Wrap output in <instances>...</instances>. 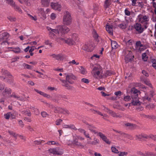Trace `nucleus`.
<instances>
[{
	"label": "nucleus",
	"instance_id": "1",
	"mask_svg": "<svg viewBox=\"0 0 156 156\" xmlns=\"http://www.w3.org/2000/svg\"><path fill=\"white\" fill-rule=\"evenodd\" d=\"M91 73L93 76L96 79L101 78L103 77L102 69L100 66L94 67L92 70Z\"/></svg>",
	"mask_w": 156,
	"mask_h": 156
},
{
	"label": "nucleus",
	"instance_id": "2",
	"mask_svg": "<svg viewBox=\"0 0 156 156\" xmlns=\"http://www.w3.org/2000/svg\"><path fill=\"white\" fill-rule=\"evenodd\" d=\"M72 21V17L71 13L67 11L64 12L63 17V24L66 26H69L71 24Z\"/></svg>",
	"mask_w": 156,
	"mask_h": 156
},
{
	"label": "nucleus",
	"instance_id": "3",
	"mask_svg": "<svg viewBox=\"0 0 156 156\" xmlns=\"http://www.w3.org/2000/svg\"><path fill=\"white\" fill-rule=\"evenodd\" d=\"M56 34H60L62 35L63 34L67 33L69 30L68 28L66 26L62 25H59L56 27V29L55 30H52Z\"/></svg>",
	"mask_w": 156,
	"mask_h": 156
},
{
	"label": "nucleus",
	"instance_id": "4",
	"mask_svg": "<svg viewBox=\"0 0 156 156\" xmlns=\"http://www.w3.org/2000/svg\"><path fill=\"white\" fill-rule=\"evenodd\" d=\"M149 17L148 15H142L141 17L139 18V21L140 23L143 25L144 28L146 29L147 28L149 24Z\"/></svg>",
	"mask_w": 156,
	"mask_h": 156
},
{
	"label": "nucleus",
	"instance_id": "5",
	"mask_svg": "<svg viewBox=\"0 0 156 156\" xmlns=\"http://www.w3.org/2000/svg\"><path fill=\"white\" fill-rule=\"evenodd\" d=\"M9 34L7 32L2 33L0 34V39L1 41V45H4L6 44L9 45V43L8 42Z\"/></svg>",
	"mask_w": 156,
	"mask_h": 156
},
{
	"label": "nucleus",
	"instance_id": "6",
	"mask_svg": "<svg viewBox=\"0 0 156 156\" xmlns=\"http://www.w3.org/2000/svg\"><path fill=\"white\" fill-rule=\"evenodd\" d=\"M123 54L125 56V60L128 61H131L134 58L132 52L126 49L123 50Z\"/></svg>",
	"mask_w": 156,
	"mask_h": 156
},
{
	"label": "nucleus",
	"instance_id": "7",
	"mask_svg": "<svg viewBox=\"0 0 156 156\" xmlns=\"http://www.w3.org/2000/svg\"><path fill=\"white\" fill-rule=\"evenodd\" d=\"M132 100L131 104L133 105H140L141 102L139 100L138 94H132Z\"/></svg>",
	"mask_w": 156,
	"mask_h": 156
},
{
	"label": "nucleus",
	"instance_id": "8",
	"mask_svg": "<svg viewBox=\"0 0 156 156\" xmlns=\"http://www.w3.org/2000/svg\"><path fill=\"white\" fill-rule=\"evenodd\" d=\"M65 75L66 77V80L70 84H73L74 82L73 81L71 80H75L76 79L75 76L73 74L66 73L65 74Z\"/></svg>",
	"mask_w": 156,
	"mask_h": 156
},
{
	"label": "nucleus",
	"instance_id": "9",
	"mask_svg": "<svg viewBox=\"0 0 156 156\" xmlns=\"http://www.w3.org/2000/svg\"><path fill=\"white\" fill-rule=\"evenodd\" d=\"M94 48L93 43L89 42L86 44L84 46V50L87 51L91 52L94 49Z\"/></svg>",
	"mask_w": 156,
	"mask_h": 156
},
{
	"label": "nucleus",
	"instance_id": "10",
	"mask_svg": "<svg viewBox=\"0 0 156 156\" xmlns=\"http://www.w3.org/2000/svg\"><path fill=\"white\" fill-rule=\"evenodd\" d=\"M51 6L52 8L55 10L60 12L62 9V6L58 3L51 2Z\"/></svg>",
	"mask_w": 156,
	"mask_h": 156
},
{
	"label": "nucleus",
	"instance_id": "11",
	"mask_svg": "<svg viewBox=\"0 0 156 156\" xmlns=\"http://www.w3.org/2000/svg\"><path fill=\"white\" fill-rule=\"evenodd\" d=\"M48 151L50 153L54 154L61 155L63 154V152L59 151V149L58 148H50Z\"/></svg>",
	"mask_w": 156,
	"mask_h": 156
},
{
	"label": "nucleus",
	"instance_id": "12",
	"mask_svg": "<svg viewBox=\"0 0 156 156\" xmlns=\"http://www.w3.org/2000/svg\"><path fill=\"white\" fill-rule=\"evenodd\" d=\"M120 0H117L116 1H114V0H106L105 2L104 7L105 9H107L108 8L109 6L113 2H117L118 3H120L119 2Z\"/></svg>",
	"mask_w": 156,
	"mask_h": 156
},
{
	"label": "nucleus",
	"instance_id": "13",
	"mask_svg": "<svg viewBox=\"0 0 156 156\" xmlns=\"http://www.w3.org/2000/svg\"><path fill=\"white\" fill-rule=\"evenodd\" d=\"M134 28L138 32L141 33L144 31V28L142 27L141 25L139 23H137L134 26Z\"/></svg>",
	"mask_w": 156,
	"mask_h": 156
},
{
	"label": "nucleus",
	"instance_id": "14",
	"mask_svg": "<svg viewBox=\"0 0 156 156\" xmlns=\"http://www.w3.org/2000/svg\"><path fill=\"white\" fill-rule=\"evenodd\" d=\"M52 56L53 58L57 60H62L66 58L65 55L62 54L58 55L54 54Z\"/></svg>",
	"mask_w": 156,
	"mask_h": 156
},
{
	"label": "nucleus",
	"instance_id": "15",
	"mask_svg": "<svg viewBox=\"0 0 156 156\" xmlns=\"http://www.w3.org/2000/svg\"><path fill=\"white\" fill-rule=\"evenodd\" d=\"M98 135L99 136L101 139L105 141L106 143L108 144H110L111 143V142L108 139L107 137L101 132H99L98 133Z\"/></svg>",
	"mask_w": 156,
	"mask_h": 156
},
{
	"label": "nucleus",
	"instance_id": "16",
	"mask_svg": "<svg viewBox=\"0 0 156 156\" xmlns=\"http://www.w3.org/2000/svg\"><path fill=\"white\" fill-rule=\"evenodd\" d=\"M11 97L15 99H16L18 100H20L22 101H25V99L22 98L14 93H13L11 95Z\"/></svg>",
	"mask_w": 156,
	"mask_h": 156
},
{
	"label": "nucleus",
	"instance_id": "17",
	"mask_svg": "<svg viewBox=\"0 0 156 156\" xmlns=\"http://www.w3.org/2000/svg\"><path fill=\"white\" fill-rule=\"evenodd\" d=\"M59 79L62 83V86L65 87L67 89H70L71 88V87L68 83V82L66 80H62L60 78H59Z\"/></svg>",
	"mask_w": 156,
	"mask_h": 156
},
{
	"label": "nucleus",
	"instance_id": "18",
	"mask_svg": "<svg viewBox=\"0 0 156 156\" xmlns=\"http://www.w3.org/2000/svg\"><path fill=\"white\" fill-rule=\"evenodd\" d=\"M85 123L88 125L87 128L91 132L94 133L95 134H97L98 135V133H98L96 131L95 129V127H94L92 125L88 124L87 122H85Z\"/></svg>",
	"mask_w": 156,
	"mask_h": 156
},
{
	"label": "nucleus",
	"instance_id": "19",
	"mask_svg": "<svg viewBox=\"0 0 156 156\" xmlns=\"http://www.w3.org/2000/svg\"><path fill=\"white\" fill-rule=\"evenodd\" d=\"M11 90L10 88L5 87L2 92V94L4 96H7L11 93Z\"/></svg>",
	"mask_w": 156,
	"mask_h": 156
},
{
	"label": "nucleus",
	"instance_id": "20",
	"mask_svg": "<svg viewBox=\"0 0 156 156\" xmlns=\"http://www.w3.org/2000/svg\"><path fill=\"white\" fill-rule=\"evenodd\" d=\"M128 21L123 22L121 23L118 26L121 29H125L128 26Z\"/></svg>",
	"mask_w": 156,
	"mask_h": 156
},
{
	"label": "nucleus",
	"instance_id": "21",
	"mask_svg": "<svg viewBox=\"0 0 156 156\" xmlns=\"http://www.w3.org/2000/svg\"><path fill=\"white\" fill-rule=\"evenodd\" d=\"M106 30L108 33L110 35H112L113 29L112 26L109 25H107L106 27Z\"/></svg>",
	"mask_w": 156,
	"mask_h": 156
},
{
	"label": "nucleus",
	"instance_id": "22",
	"mask_svg": "<svg viewBox=\"0 0 156 156\" xmlns=\"http://www.w3.org/2000/svg\"><path fill=\"white\" fill-rule=\"evenodd\" d=\"M148 138V136L146 135H138L136 136V139L139 141H142L143 140V138Z\"/></svg>",
	"mask_w": 156,
	"mask_h": 156
},
{
	"label": "nucleus",
	"instance_id": "23",
	"mask_svg": "<svg viewBox=\"0 0 156 156\" xmlns=\"http://www.w3.org/2000/svg\"><path fill=\"white\" fill-rule=\"evenodd\" d=\"M47 29L48 30L50 31L49 32V35L52 38H53L55 35L54 33H55L54 31H53L52 30H55V29H52L48 27H47Z\"/></svg>",
	"mask_w": 156,
	"mask_h": 156
},
{
	"label": "nucleus",
	"instance_id": "24",
	"mask_svg": "<svg viewBox=\"0 0 156 156\" xmlns=\"http://www.w3.org/2000/svg\"><path fill=\"white\" fill-rule=\"evenodd\" d=\"M111 44L112 48V49H116L119 46V45H118L117 42L115 41H111Z\"/></svg>",
	"mask_w": 156,
	"mask_h": 156
},
{
	"label": "nucleus",
	"instance_id": "25",
	"mask_svg": "<svg viewBox=\"0 0 156 156\" xmlns=\"http://www.w3.org/2000/svg\"><path fill=\"white\" fill-rule=\"evenodd\" d=\"M22 114L27 115L28 116H30L31 114L30 111L28 110H23L20 111Z\"/></svg>",
	"mask_w": 156,
	"mask_h": 156
},
{
	"label": "nucleus",
	"instance_id": "26",
	"mask_svg": "<svg viewBox=\"0 0 156 156\" xmlns=\"http://www.w3.org/2000/svg\"><path fill=\"white\" fill-rule=\"evenodd\" d=\"M79 71L80 73L83 75L87 73L86 69L82 66L80 67Z\"/></svg>",
	"mask_w": 156,
	"mask_h": 156
},
{
	"label": "nucleus",
	"instance_id": "27",
	"mask_svg": "<svg viewBox=\"0 0 156 156\" xmlns=\"http://www.w3.org/2000/svg\"><path fill=\"white\" fill-rule=\"evenodd\" d=\"M50 0H41L42 4L44 6L47 7L49 5Z\"/></svg>",
	"mask_w": 156,
	"mask_h": 156
},
{
	"label": "nucleus",
	"instance_id": "28",
	"mask_svg": "<svg viewBox=\"0 0 156 156\" xmlns=\"http://www.w3.org/2000/svg\"><path fill=\"white\" fill-rule=\"evenodd\" d=\"M143 82L147 86H149L151 88H152V86L151 83H150V81L148 79H144L142 80Z\"/></svg>",
	"mask_w": 156,
	"mask_h": 156
},
{
	"label": "nucleus",
	"instance_id": "29",
	"mask_svg": "<svg viewBox=\"0 0 156 156\" xmlns=\"http://www.w3.org/2000/svg\"><path fill=\"white\" fill-rule=\"evenodd\" d=\"M65 42L69 44L73 45L75 43V42L73 39L70 38L66 39Z\"/></svg>",
	"mask_w": 156,
	"mask_h": 156
},
{
	"label": "nucleus",
	"instance_id": "30",
	"mask_svg": "<svg viewBox=\"0 0 156 156\" xmlns=\"http://www.w3.org/2000/svg\"><path fill=\"white\" fill-rule=\"evenodd\" d=\"M6 3L11 5L12 7H15V3L13 0H5Z\"/></svg>",
	"mask_w": 156,
	"mask_h": 156
},
{
	"label": "nucleus",
	"instance_id": "31",
	"mask_svg": "<svg viewBox=\"0 0 156 156\" xmlns=\"http://www.w3.org/2000/svg\"><path fill=\"white\" fill-rule=\"evenodd\" d=\"M2 71L3 72V73L6 76H8L9 78L12 77V76L10 73L7 70H2Z\"/></svg>",
	"mask_w": 156,
	"mask_h": 156
},
{
	"label": "nucleus",
	"instance_id": "32",
	"mask_svg": "<svg viewBox=\"0 0 156 156\" xmlns=\"http://www.w3.org/2000/svg\"><path fill=\"white\" fill-rule=\"evenodd\" d=\"M145 156H156V154L152 152H145Z\"/></svg>",
	"mask_w": 156,
	"mask_h": 156
},
{
	"label": "nucleus",
	"instance_id": "33",
	"mask_svg": "<svg viewBox=\"0 0 156 156\" xmlns=\"http://www.w3.org/2000/svg\"><path fill=\"white\" fill-rule=\"evenodd\" d=\"M147 51H148V50H147L146 52L142 54V59L144 61H147L148 58V56L146 55V53Z\"/></svg>",
	"mask_w": 156,
	"mask_h": 156
},
{
	"label": "nucleus",
	"instance_id": "34",
	"mask_svg": "<svg viewBox=\"0 0 156 156\" xmlns=\"http://www.w3.org/2000/svg\"><path fill=\"white\" fill-rule=\"evenodd\" d=\"M125 125L126 126H129L131 129H133L136 127L135 125L129 123H126Z\"/></svg>",
	"mask_w": 156,
	"mask_h": 156
},
{
	"label": "nucleus",
	"instance_id": "35",
	"mask_svg": "<svg viewBox=\"0 0 156 156\" xmlns=\"http://www.w3.org/2000/svg\"><path fill=\"white\" fill-rule=\"evenodd\" d=\"M136 45L137 47H139L140 50L141 49V48H142V47L143 46V44H142L141 42L140 41H137L136 42Z\"/></svg>",
	"mask_w": 156,
	"mask_h": 156
},
{
	"label": "nucleus",
	"instance_id": "36",
	"mask_svg": "<svg viewBox=\"0 0 156 156\" xmlns=\"http://www.w3.org/2000/svg\"><path fill=\"white\" fill-rule=\"evenodd\" d=\"M92 34H93L94 37L95 38L96 41H97V39L98 37V35L97 33L96 32L95 30H93L92 32Z\"/></svg>",
	"mask_w": 156,
	"mask_h": 156
},
{
	"label": "nucleus",
	"instance_id": "37",
	"mask_svg": "<svg viewBox=\"0 0 156 156\" xmlns=\"http://www.w3.org/2000/svg\"><path fill=\"white\" fill-rule=\"evenodd\" d=\"M111 74V73L109 71L107 70L104 73H103V77L105 76V77H107V76H109Z\"/></svg>",
	"mask_w": 156,
	"mask_h": 156
},
{
	"label": "nucleus",
	"instance_id": "38",
	"mask_svg": "<svg viewBox=\"0 0 156 156\" xmlns=\"http://www.w3.org/2000/svg\"><path fill=\"white\" fill-rule=\"evenodd\" d=\"M131 93L132 94H138V93L140 92L139 91L135 88L131 90Z\"/></svg>",
	"mask_w": 156,
	"mask_h": 156
},
{
	"label": "nucleus",
	"instance_id": "39",
	"mask_svg": "<svg viewBox=\"0 0 156 156\" xmlns=\"http://www.w3.org/2000/svg\"><path fill=\"white\" fill-rule=\"evenodd\" d=\"M12 51L14 52L15 53H18L20 52V49L19 48L16 47L13 48V49L12 50Z\"/></svg>",
	"mask_w": 156,
	"mask_h": 156
},
{
	"label": "nucleus",
	"instance_id": "40",
	"mask_svg": "<svg viewBox=\"0 0 156 156\" xmlns=\"http://www.w3.org/2000/svg\"><path fill=\"white\" fill-rule=\"evenodd\" d=\"M91 111L94 114L97 113L98 115H101V116H104V115H103L101 113V112L99 111L94 110L93 109H91Z\"/></svg>",
	"mask_w": 156,
	"mask_h": 156
},
{
	"label": "nucleus",
	"instance_id": "41",
	"mask_svg": "<svg viewBox=\"0 0 156 156\" xmlns=\"http://www.w3.org/2000/svg\"><path fill=\"white\" fill-rule=\"evenodd\" d=\"M11 115L12 114L10 112L7 113L6 114H5L4 115L5 118L6 119H9Z\"/></svg>",
	"mask_w": 156,
	"mask_h": 156
},
{
	"label": "nucleus",
	"instance_id": "42",
	"mask_svg": "<svg viewBox=\"0 0 156 156\" xmlns=\"http://www.w3.org/2000/svg\"><path fill=\"white\" fill-rule=\"evenodd\" d=\"M23 66L25 67L27 69H31L33 67L30 65H29L27 64H23Z\"/></svg>",
	"mask_w": 156,
	"mask_h": 156
},
{
	"label": "nucleus",
	"instance_id": "43",
	"mask_svg": "<svg viewBox=\"0 0 156 156\" xmlns=\"http://www.w3.org/2000/svg\"><path fill=\"white\" fill-rule=\"evenodd\" d=\"M83 133L86 137L89 138L90 140H91V138L90 137L89 133L87 132L85 130Z\"/></svg>",
	"mask_w": 156,
	"mask_h": 156
},
{
	"label": "nucleus",
	"instance_id": "44",
	"mask_svg": "<svg viewBox=\"0 0 156 156\" xmlns=\"http://www.w3.org/2000/svg\"><path fill=\"white\" fill-rule=\"evenodd\" d=\"M81 82L86 83H88L90 82V81L88 79L85 78L82 79L81 80Z\"/></svg>",
	"mask_w": 156,
	"mask_h": 156
},
{
	"label": "nucleus",
	"instance_id": "45",
	"mask_svg": "<svg viewBox=\"0 0 156 156\" xmlns=\"http://www.w3.org/2000/svg\"><path fill=\"white\" fill-rule=\"evenodd\" d=\"M152 66L156 69V60L155 59L152 60Z\"/></svg>",
	"mask_w": 156,
	"mask_h": 156
},
{
	"label": "nucleus",
	"instance_id": "46",
	"mask_svg": "<svg viewBox=\"0 0 156 156\" xmlns=\"http://www.w3.org/2000/svg\"><path fill=\"white\" fill-rule=\"evenodd\" d=\"M111 150L112 151L114 152L115 153H119V151L115 147H112L111 148Z\"/></svg>",
	"mask_w": 156,
	"mask_h": 156
},
{
	"label": "nucleus",
	"instance_id": "47",
	"mask_svg": "<svg viewBox=\"0 0 156 156\" xmlns=\"http://www.w3.org/2000/svg\"><path fill=\"white\" fill-rule=\"evenodd\" d=\"M13 7L14 8L16 11H17L20 12H21V9L19 6L16 5L15 4V7Z\"/></svg>",
	"mask_w": 156,
	"mask_h": 156
},
{
	"label": "nucleus",
	"instance_id": "48",
	"mask_svg": "<svg viewBox=\"0 0 156 156\" xmlns=\"http://www.w3.org/2000/svg\"><path fill=\"white\" fill-rule=\"evenodd\" d=\"M56 15L54 13H52L51 15V19L52 20L55 19L56 17Z\"/></svg>",
	"mask_w": 156,
	"mask_h": 156
},
{
	"label": "nucleus",
	"instance_id": "49",
	"mask_svg": "<svg viewBox=\"0 0 156 156\" xmlns=\"http://www.w3.org/2000/svg\"><path fill=\"white\" fill-rule=\"evenodd\" d=\"M72 39L74 41L77 40V38L78 37L77 34H73L72 35Z\"/></svg>",
	"mask_w": 156,
	"mask_h": 156
},
{
	"label": "nucleus",
	"instance_id": "50",
	"mask_svg": "<svg viewBox=\"0 0 156 156\" xmlns=\"http://www.w3.org/2000/svg\"><path fill=\"white\" fill-rule=\"evenodd\" d=\"M148 136V138L149 137L154 140H156V135H150Z\"/></svg>",
	"mask_w": 156,
	"mask_h": 156
},
{
	"label": "nucleus",
	"instance_id": "51",
	"mask_svg": "<svg viewBox=\"0 0 156 156\" xmlns=\"http://www.w3.org/2000/svg\"><path fill=\"white\" fill-rule=\"evenodd\" d=\"M74 144L78 147H82V148H83L84 147V145H83L80 142H79L78 141H77Z\"/></svg>",
	"mask_w": 156,
	"mask_h": 156
},
{
	"label": "nucleus",
	"instance_id": "52",
	"mask_svg": "<svg viewBox=\"0 0 156 156\" xmlns=\"http://www.w3.org/2000/svg\"><path fill=\"white\" fill-rule=\"evenodd\" d=\"M46 144L48 145H51L56 144V143L55 141H48Z\"/></svg>",
	"mask_w": 156,
	"mask_h": 156
},
{
	"label": "nucleus",
	"instance_id": "53",
	"mask_svg": "<svg viewBox=\"0 0 156 156\" xmlns=\"http://www.w3.org/2000/svg\"><path fill=\"white\" fill-rule=\"evenodd\" d=\"M125 13L126 15L128 16H129L130 14V11L128 10L127 8L125 9Z\"/></svg>",
	"mask_w": 156,
	"mask_h": 156
},
{
	"label": "nucleus",
	"instance_id": "54",
	"mask_svg": "<svg viewBox=\"0 0 156 156\" xmlns=\"http://www.w3.org/2000/svg\"><path fill=\"white\" fill-rule=\"evenodd\" d=\"M78 138H77V136H73V144H75L78 140Z\"/></svg>",
	"mask_w": 156,
	"mask_h": 156
},
{
	"label": "nucleus",
	"instance_id": "55",
	"mask_svg": "<svg viewBox=\"0 0 156 156\" xmlns=\"http://www.w3.org/2000/svg\"><path fill=\"white\" fill-rule=\"evenodd\" d=\"M62 122V120L61 119H57L56 121V124L57 125H59Z\"/></svg>",
	"mask_w": 156,
	"mask_h": 156
},
{
	"label": "nucleus",
	"instance_id": "56",
	"mask_svg": "<svg viewBox=\"0 0 156 156\" xmlns=\"http://www.w3.org/2000/svg\"><path fill=\"white\" fill-rule=\"evenodd\" d=\"M128 154V153L126 152H121L119 154V156H123L124 155H126Z\"/></svg>",
	"mask_w": 156,
	"mask_h": 156
},
{
	"label": "nucleus",
	"instance_id": "57",
	"mask_svg": "<svg viewBox=\"0 0 156 156\" xmlns=\"http://www.w3.org/2000/svg\"><path fill=\"white\" fill-rule=\"evenodd\" d=\"M154 94V90H152L151 91L149 94V96L150 97L152 98Z\"/></svg>",
	"mask_w": 156,
	"mask_h": 156
},
{
	"label": "nucleus",
	"instance_id": "58",
	"mask_svg": "<svg viewBox=\"0 0 156 156\" xmlns=\"http://www.w3.org/2000/svg\"><path fill=\"white\" fill-rule=\"evenodd\" d=\"M131 99L130 97L129 96H127L124 97V100L126 101H128L130 100Z\"/></svg>",
	"mask_w": 156,
	"mask_h": 156
},
{
	"label": "nucleus",
	"instance_id": "59",
	"mask_svg": "<svg viewBox=\"0 0 156 156\" xmlns=\"http://www.w3.org/2000/svg\"><path fill=\"white\" fill-rule=\"evenodd\" d=\"M69 129H73L75 130H76L77 129L75 127V126L73 124L70 125Z\"/></svg>",
	"mask_w": 156,
	"mask_h": 156
},
{
	"label": "nucleus",
	"instance_id": "60",
	"mask_svg": "<svg viewBox=\"0 0 156 156\" xmlns=\"http://www.w3.org/2000/svg\"><path fill=\"white\" fill-rule=\"evenodd\" d=\"M122 92L120 91H119L115 92L114 93V94L116 96H121Z\"/></svg>",
	"mask_w": 156,
	"mask_h": 156
},
{
	"label": "nucleus",
	"instance_id": "61",
	"mask_svg": "<svg viewBox=\"0 0 156 156\" xmlns=\"http://www.w3.org/2000/svg\"><path fill=\"white\" fill-rule=\"evenodd\" d=\"M41 114L43 117H45L48 115V114L45 112H42Z\"/></svg>",
	"mask_w": 156,
	"mask_h": 156
},
{
	"label": "nucleus",
	"instance_id": "62",
	"mask_svg": "<svg viewBox=\"0 0 156 156\" xmlns=\"http://www.w3.org/2000/svg\"><path fill=\"white\" fill-rule=\"evenodd\" d=\"M76 61L75 60H73L72 61H70L68 62L69 64L70 65H75L76 64Z\"/></svg>",
	"mask_w": 156,
	"mask_h": 156
},
{
	"label": "nucleus",
	"instance_id": "63",
	"mask_svg": "<svg viewBox=\"0 0 156 156\" xmlns=\"http://www.w3.org/2000/svg\"><path fill=\"white\" fill-rule=\"evenodd\" d=\"M19 59V58L18 57H16L12 58L11 59V62H15L17 61L18 59Z\"/></svg>",
	"mask_w": 156,
	"mask_h": 156
},
{
	"label": "nucleus",
	"instance_id": "64",
	"mask_svg": "<svg viewBox=\"0 0 156 156\" xmlns=\"http://www.w3.org/2000/svg\"><path fill=\"white\" fill-rule=\"evenodd\" d=\"M48 90H51V91H52L54 90H57V89L54 87H48Z\"/></svg>",
	"mask_w": 156,
	"mask_h": 156
}]
</instances>
